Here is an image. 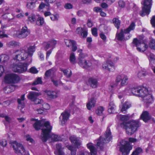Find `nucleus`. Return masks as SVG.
Wrapping results in <instances>:
<instances>
[{
  "instance_id": "f257e3e1",
  "label": "nucleus",
  "mask_w": 155,
  "mask_h": 155,
  "mask_svg": "<svg viewBox=\"0 0 155 155\" xmlns=\"http://www.w3.org/2000/svg\"><path fill=\"white\" fill-rule=\"evenodd\" d=\"M14 53L13 59L16 61H24V63L18 64H13L12 69L15 72L22 73L26 71L28 65L32 61V58L28 55L27 51L23 49H19L15 51Z\"/></svg>"
},
{
  "instance_id": "f03ea898",
  "label": "nucleus",
  "mask_w": 155,
  "mask_h": 155,
  "mask_svg": "<svg viewBox=\"0 0 155 155\" xmlns=\"http://www.w3.org/2000/svg\"><path fill=\"white\" fill-rule=\"evenodd\" d=\"M118 119L123 122L120 124L121 127L125 129L126 132L128 135H131L137 130L140 124L138 120H134L130 122L127 121L129 119L128 115H127L118 114L117 116Z\"/></svg>"
},
{
  "instance_id": "7ed1b4c3",
  "label": "nucleus",
  "mask_w": 155,
  "mask_h": 155,
  "mask_svg": "<svg viewBox=\"0 0 155 155\" xmlns=\"http://www.w3.org/2000/svg\"><path fill=\"white\" fill-rule=\"evenodd\" d=\"M33 127L36 130L41 129V140L43 142L46 141L48 137L49 133L51 132L52 128L50 122L48 121H46L45 119L36 120L33 124Z\"/></svg>"
},
{
  "instance_id": "20e7f679",
  "label": "nucleus",
  "mask_w": 155,
  "mask_h": 155,
  "mask_svg": "<svg viewBox=\"0 0 155 155\" xmlns=\"http://www.w3.org/2000/svg\"><path fill=\"white\" fill-rule=\"evenodd\" d=\"M104 137H100L98 140H97V145L98 146L100 147L101 149L103 148L104 144L108 143L112 139V136L110 127H107L104 134Z\"/></svg>"
},
{
  "instance_id": "39448f33",
  "label": "nucleus",
  "mask_w": 155,
  "mask_h": 155,
  "mask_svg": "<svg viewBox=\"0 0 155 155\" xmlns=\"http://www.w3.org/2000/svg\"><path fill=\"white\" fill-rule=\"evenodd\" d=\"M152 0H145L141 3L143 6L142 7V10L140 12L141 16L143 17L149 14L152 5Z\"/></svg>"
},
{
  "instance_id": "423d86ee",
  "label": "nucleus",
  "mask_w": 155,
  "mask_h": 155,
  "mask_svg": "<svg viewBox=\"0 0 155 155\" xmlns=\"http://www.w3.org/2000/svg\"><path fill=\"white\" fill-rule=\"evenodd\" d=\"M121 144L120 150L122 155H127L132 149V146L128 142L125 140H122Z\"/></svg>"
},
{
  "instance_id": "0eeeda50",
  "label": "nucleus",
  "mask_w": 155,
  "mask_h": 155,
  "mask_svg": "<svg viewBox=\"0 0 155 155\" xmlns=\"http://www.w3.org/2000/svg\"><path fill=\"white\" fill-rule=\"evenodd\" d=\"M133 43L137 47V51L140 52H143L148 47L147 45L142 40H139L136 38H134Z\"/></svg>"
},
{
  "instance_id": "6e6552de",
  "label": "nucleus",
  "mask_w": 155,
  "mask_h": 155,
  "mask_svg": "<svg viewBox=\"0 0 155 155\" xmlns=\"http://www.w3.org/2000/svg\"><path fill=\"white\" fill-rule=\"evenodd\" d=\"M5 79L7 83H16L20 81V78L18 75L15 74H11L6 75Z\"/></svg>"
},
{
  "instance_id": "1a4fd4ad",
  "label": "nucleus",
  "mask_w": 155,
  "mask_h": 155,
  "mask_svg": "<svg viewBox=\"0 0 155 155\" xmlns=\"http://www.w3.org/2000/svg\"><path fill=\"white\" fill-rule=\"evenodd\" d=\"M12 146L16 153H21L22 155H25V150L21 144L16 141H14L12 144Z\"/></svg>"
},
{
  "instance_id": "9d476101",
  "label": "nucleus",
  "mask_w": 155,
  "mask_h": 155,
  "mask_svg": "<svg viewBox=\"0 0 155 155\" xmlns=\"http://www.w3.org/2000/svg\"><path fill=\"white\" fill-rule=\"evenodd\" d=\"M115 81L117 82L120 81V85L123 86L127 84L128 83V77L125 74H121L117 76Z\"/></svg>"
},
{
  "instance_id": "9b49d317",
  "label": "nucleus",
  "mask_w": 155,
  "mask_h": 155,
  "mask_svg": "<svg viewBox=\"0 0 155 155\" xmlns=\"http://www.w3.org/2000/svg\"><path fill=\"white\" fill-rule=\"evenodd\" d=\"M102 68L105 70L109 71L115 69V67L113 62L110 60H108L104 62L102 65Z\"/></svg>"
},
{
  "instance_id": "f8f14e48",
  "label": "nucleus",
  "mask_w": 155,
  "mask_h": 155,
  "mask_svg": "<svg viewBox=\"0 0 155 155\" xmlns=\"http://www.w3.org/2000/svg\"><path fill=\"white\" fill-rule=\"evenodd\" d=\"M87 148L90 150L91 155H96L97 153V150L96 148L93 146L92 144L91 143L87 144ZM78 155H90L89 153L85 152L84 153L83 152H80Z\"/></svg>"
},
{
  "instance_id": "ddd939ff",
  "label": "nucleus",
  "mask_w": 155,
  "mask_h": 155,
  "mask_svg": "<svg viewBox=\"0 0 155 155\" xmlns=\"http://www.w3.org/2000/svg\"><path fill=\"white\" fill-rule=\"evenodd\" d=\"M140 87H134L130 89L129 87L127 88L125 90V92L126 93V94L130 95V94L128 93L129 91H131L134 95L138 97L140 93Z\"/></svg>"
},
{
  "instance_id": "4468645a",
  "label": "nucleus",
  "mask_w": 155,
  "mask_h": 155,
  "mask_svg": "<svg viewBox=\"0 0 155 155\" xmlns=\"http://www.w3.org/2000/svg\"><path fill=\"white\" fill-rule=\"evenodd\" d=\"M29 34V31L27 27L25 26L22 27L21 31L17 33V35L19 38H24Z\"/></svg>"
},
{
  "instance_id": "2eb2a0df",
  "label": "nucleus",
  "mask_w": 155,
  "mask_h": 155,
  "mask_svg": "<svg viewBox=\"0 0 155 155\" xmlns=\"http://www.w3.org/2000/svg\"><path fill=\"white\" fill-rule=\"evenodd\" d=\"M143 101L147 105L153 103V97L150 91L148 93V94L146 95L143 97Z\"/></svg>"
},
{
  "instance_id": "dca6fc26",
  "label": "nucleus",
  "mask_w": 155,
  "mask_h": 155,
  "mask_svg": "<svg viewBox=\"0 0 155 155\" xmlns=\"http://www.w3.org/2000/svg\"><path fill=\"white\" fill-rule=\"evenodd\" d=\"M70 115V113L67 110L63 112L59 117L62 125L64 124L69 119Z\"/></svg>"
},
{
  "instance_id": "f3484780",
  "label": "nucleus",
  "mask_w": 155,
  "mask_h": 155,
  "mask_svg": "<svg viewBox=\"0 0 155 155\" xmlns=\"http://www.w3.org/2000/svg\"><path fill=\"white\" fill-rule=\"evenodd\" d=\"M78 63L81 67L84 68H87L91 65V63L89 61H87L84 59H79Z\"/></svg>"
},
{
  "instance_id": "a211bd4d",
  "label": "nucleus",
  "mask_w": 155,
  "mask_h": 155,
  "mask_svg": "<svg viewBox=\"0 0 155 155\" xmlns=\"http://www.w3.org/2000/svg\"><path fill=\"white\" fill-rule=\"evenodd\" d=\"M50 132L49 133L48 137L47 140L48 139L51 140V142H56L61 141V138L60 136L54 134H50Z\"/></svg>"
},
{
  "instance_id": "6ab92c4d",
  "label": "nucleus",
  "mask_w": 155,
  "mask_h": 155,
  "mask_svg": "<svg viewBox=\"0 0 155 155\" xmlns=\"http://www.w3.org/2000/svg\"><path fill=\"white\" fill-rule=\"evenodd\" d=\"M87 84L93 88H95L98 85L97 80L96 79L90 78L88 80Z\"/></svg>"
},
{
  "instance_id": "aec40b11",
  "label": "nucleus",
  "mask_w": 155,
  "mask_h": 155,
  "mask_svg": "<svg viewBox=\"0 0 155 155\" xmlns=\"http://www.w3.org/2000/svg\"><path fill=\"white\" fill-rule=\"evenodd\" d=\"M41 93L35 91H31L28 94L27 96L28 99L31 101H33L38 96L41 95Z\"/></svg>"
},
{
  "instance_id": "412c9836",
  "label": "nucleus",
  "mask_w": 155,
  "mask_h": 155,
  "mask_svg": "<svg viewBox=\"0 0 155 155\" xmlns=\"http://www.w3.org/2000/svg\"><path fill=\"white\" fill-rule=\"evenodd\" d=\"M140 93L138 95V97L143 98L144 96L148 94L149 91L147 88L143 86H140Z\"/></svg>"
},
{
  "instance_id": "4be33fe9",
  "label": "nucleus",
  "mask_w": 155,
  "mask_h": 155,
  "mask_svg": "<svg viewBox=\"0 0 155 155\" xmlns=\"http://www.w3.org/2000/svg\"><path fill=\"white\" fill-rule=\"evenodd\" d=\"M140 118L144 122H146L150 119L151 117L149 112L147 111H145L143 112L141 115Z\"/></svg>"
},
{
  "instance_id": "5701e85b",
  "label": "nucleus",
  "mask_w": 155,
  "mask_h": 155,
  "mask_svg": "<svg viewBox=\"0 0 155 155\" xmlns=\"http://www.w3.org/2000/svg\"><path fill=\"white\" fill-rule=\"evenodd\" d=\"M130 107V104L128 102H126L122 105L120 106V108L121 109V111L124 114L126 113L127 110Z\"/></svg>"
},
{
  "instance_id": "b1692460",
  "label": "nucleus",
  "mask_w": 155,
  "mask_h": 155,
  "mask_svg": "<svg viewBox=\"0 0 155 155\" xmlns=\"http://www.w3.org/2000/svg\"><path fill=\"white\" fill-rule=\"evenodd\" d=\"M131 36L128 37V38H125L124 37V34H123V30L121 29L120 32L117 34L116 37L118 40L120 41H124L129 39Z\"/></svg>"
},
{
  "instance_id": "393cba45",
  "label": "nucleus",
  "mask_w": 155,
  "mask_h": 155,
  "mask_svg": "<svg viewBox=\"0 0 155 155\" xmlns=\"http://www.w3.org/2000/svg\"><path fill=\"white\" fill-rule=\"evenodd\" d=\"M96 101L94 98H91L89 101L88 103L87 104V107L89 110H91L92 107H94Z\"/></svg>"
},
{
  "instance_id": "a878e982",
  "label": "nucleus",
  "mask_w": 155,
  "mask_h": 155,
  "mask_svg": "<svg viewBox=\"0 0 155 155\" xmlns=\"http://www.w3.org/2000/svg\"><path fill=\"white\" fill-rule=\"evenodd\" d=\"M71 142L74 143L75 145L78 147L81 144V142L75 136H72L69 138Z\"/></svg>"
},
{
  "instance_id": "bb28decb",
  "label": "nucleus",
  "mask_w": 155,
  "mask_h": 155,
  "mask_svg": "<svg viewBox=\"0 0 155 155\" xmlns=\"http://www.w3.org/2000/svg\"><path fill=\"white\" fill-rule=\"evenodd\" d=\"M45 93L48 97L51 98H55L58 96L57 93L54 91L50 90L47 91H45Z\"/></svg>"
},
{
  "instance_id": "cd10ccee",
  "label": "nucleus",
  "mask_w": 155,
  "mask_h": 155,
  "mask_svg": "<svg viewBox=\"0 0 155 155\" xmlns=\"http://www.w3.org/2000/svg\"><path fill=\"white\" fill-rule=\"evenodd\" d=\"M25 99V94L21 96V98H18V107H20L21 108H23L24 107L25 104L24 102V101Z\"/></svg>"
},
{
  "instance_id": "c85d7f7f",
  "label": "nucleus",
  "mask_w": 155,
  "mask_h": 155,
  "mask_svg": "<svg viewBox=\"0 0 155 155\" xmlns=\"http://www.w3.org/2000/svg\"><path fill=\"white\" fill-rule=\"evenodd\" d=\"M35 45L33 46H29L27 49L28 55L29 57H30L31 58V57L33 55V53L35 51Z\"/></svg>"
},
{
  "instance_id": "c756f323",
  "label": "nucleus",
  "mask_w": 155,
  "mask_h": 155,
  "mask_svg": "<svg viewBox=\"0 0 155 155\" xmlns=\"http://www.w3.org/2000/svg\"><path fill=\"white\" fill-rule=\"evenodd\" d=\"M37 1V0H35V1H31L28 2L26 5L28 8L30 9H33L35 7L36 2Z\"/></svg>"
},
{
  "instance_id": "7c9ffc66",
  "label": "nucleus",
  "mask_w": 155,
  "mask_h": 155,
  "mask_svg": "<svg viewBox=\"0 0 155 155\" xmlns=\"http://www.w3.org/2000/svg\"><path fill=\"white\" fill-rule=\"evenodd\" d=\"M19 45V43L14 41H10L7 44V46L10 48H13Z\"/></svg>"
},
{
  "instance_id": "2f4dec72",
  "label": "nucleus",
  "mask_w": 155,
  "mask_h": 155,
  "mask_svg": "<svg viewBox=\"0 0 155 155\" xmlns=\"http://www.w3.org/2000/svg\"><path fill=\"white\" fill-rule=\"evenodd\" d=\"M61 71L63 72L64 75L66 76L67 78H70L72 75V72L69 69H61Z\"/></svg>"
},
{
  "instance_id": "473e14b6",
  "label": "nucleus",
  "mask_w": 155,
  "mask_h": 155,
  "mask_svg": "<svg viewBox=\"0 0 155 155\" xmlns=\"http://www.w3.org/2000/svg\"><path fill=\"white\" fill-rule=\"evenodd\" d=\"M56 147L58 153V155H64V153L62 151L63 148L62 147L61 144L60 143H57Z\"/></svg>"
},
{
  "instance_id": "72a5a7b5",
  "label": "nucleus",
  "mask_w": 155,
  "mask_h": 155,
  "mask_svg": "<svg viewBox=\"0 0 155 155\" xmlns=\"http://www.w3.org/2000/svg\"><path fill=\"white\" fill-rule=\"evenodd\" d=\"M116 106L114 104L113 102L112 101L109 103L108 106V111L109 113H111L115 109Z\"/></svg>"
},
{
  "instance_id": "f704fd0d",
  "label": "nucleus",
  "mask_w": 155,
  "mask_h": 155,
  "mask_svg": "<svg viewBox=\"0 0 155 155\" xmlns=\"http://www.w3.org/2000/svg\"><path fill=\"white\" fill-rule=\"evenodd\" d=\"M9 59L8 55L4 54L0 56V61L2 63H5L7 62Z\"/></svg>"
},
{
  "instance_id": "c9c22d12",
  "label": "nucleus",
  "mask_w": 155,
  "mask_h": 155,
  "mask_svg": "<svg viewBox=\"0 0 155 155\" xmlns=\"http://www.w3.org/2000/svg\"><path fill=\"white\" fill-rule=\"evenodd\" d=\"M15 88V86L14 85H11L5 88V92L8 93L13 91Z\"/></svg>"
},
{
  "instance_id": "e433bc0d",
  "label": "nucleus",
  "mask_w": 155,
  "mask_h": 155,
  "mask_svg": "<svg viewBox=\"0 0 155 155\" xmlns=\"http://www.w3.org/2000/svg\"><path fill=\"white\" fill-rule=\"evenodd\" d=\"M113 23L115 27L119 29L120 24V21L118 18H115L113 19Z\"/></svg>"
},
{
  "instance_id": "4c0bfd02",
  "label": "nucleus",
  "mask_w": 155,
  "mask_h": 155,
  "mask_svg": "<svg viewBox=\"0 0 155 155\" xmlns=\"http://www.w3.org/2000/svg\"><path fill=\"white\" fill-rule=\"evenodd\" d=\"M147 72L145 71L141 70L137 74V76L139 78H142L145 77L147 74Z\"/></svg>"
},
{
  "instance_id": "58836bf2",
  "label": "nucleus",
  "mask_w": 155,
  "mask_h": 155,
  "mask_svg": "<svg viewBox=\"0 0 155 155\" xmlns=\"http://www.w3.org/2000/svg\"><path fill=\"white\" fill-rule=\"evenodd\" d=\"M76 58L75 54L74 53H71L70 55V61L72 64H74L76 62L75 61Z\"/></svg>"
},
{
  "instance_id": "ea45409f",
  "label": "nucleus",
  "mask_w": 155,
  "mask_h": 155,
  "mask_svg": "<svg viewBox=\"0 0 155 155\" xmlns=\"http://www.w3.org/2000/svg\"><path fill=\"white\" fill-rule=\"evenodd\" d=\"M44 23V19L43 18L40 17H38L36 24L38 25H42Z\"/></svg>"
},
{
  "instance_id": "a19ab883",
  "label": "nucleus",
  "mask_w": 155,
  "mask_h": 155,
  "mask_svg": "<svg viewBox=\"0 0 155 155\" xmlns=\"http://www.w3.org/2000/svg\"><path fill=\"white\" fill-rule=\"evenodd\" d=\"M104 110L103 107L101 106L99 107L97 110V114L99 115H102Z\"/></svg>"
},
{
  "instance_id": "79ce46f5",
  "label": "nucleus",
  "mask_w": 155,
  "mask_h": 155,
  "mask_svg": "<svg viewBox=\"0 0 155 155\" xmlns=\"http://www.w3.org/2000/svg\"><path fill=\"white\" fill-rule=\"evenodd\" d=\"M42 82L41 78H38L32 83V85H35L38 84H41Z\"/></svg>"
},
{
  "instance_id": "37998d69",
  "label": "nucleus",
  "mask_w": 155,
  "mask_h": 155,
  "mask_svg": "<svg viewBox=\"0 0 155 155\" xmlns=\"http://www.w3.org/2000/svg\"><path fill=\"white\" fill-rule=\"evenodd\" d=\"M148 59L150 61H152L155 60V56L151 53H149V54L147 55Z\"/></svg>"
},
{
  "instance_id": "c03bdc74",
  "label": "nucleus",
  "mask_w": 155,
  "mask_h": 155,
  "mask_svg": "<svg viewBox=\"0 0 155 155\" xmlns=\"http://www.w3.org/2000/svg\"><path fill=\"white\" fill-rule=\"evenodd\" d=\"M149 47L152 49H155V40L152 39L150 40L149 44Z\"/></svg>"
},
{
  "instance_id": "a18cd8bd",
  "label": "nucleus",
  "mask_w": 155,
  "mask_h": 155,
  "mask_svg": "<svg viewBox=\"0 0 155 155\" xmlns=\"http://www.w3.org/2000/svg\"><path fill=\"white\" fill-rule=\"evenodd\" d=\"M71 45L72 46V51H75L77 49V47L76 45V43L74 41H72Z\"/></svg>"
},
{
  "instance_id": "49530a36",
  "label": "nucleus",
  "mask_w": 155,
  "mask_h": 155,
  "mask_svg": "<svg viewBox=\"0 0 155 155\" xmlns=\"http://www.w3.org/2000/svg\"><path fill=\"white\" fill-rule=\"evenodd\" d=\"M28 19L31 22H33L36 20L35 16L34 14H31L28 17Z\"/></svg>"
},
{
  "instance_id": "de8ad7c7",
  "label": "nucleus",
  "mask_w": 155,
  "mask_h": 155,
  "mask_svg": "<svg viewBox=\"0 0 155 155\" xmlns=\"http://www.w3.org/2000/svg\"><path fill=\"white\" fill-rule=\"evenodd\" d=\"M33 101H34L35 104H42L43 103V101L42 100L36 98Z\"/></svg>"
},
{
  "instance_id": "09e8293b",
  "label": "nucleus",
  "mask_w": 155,
  "mask_h": 155,
  "mask_svg": "<svg viewBox=\"0 0 155 155\" xmlns=\"http://www.w3.org/2000/svg\"><path fill=\"white\" fill-rule=\"evenodd\" d=\"M49 4H45L43 2H41L38 7V9L39 10L42 9L45 7V6L49 7Z\"/></svg>"
},
{
  "instance_id": "8fccbe9b",
  "label": "nucleus",
  "mask_w": 155,
  "mask_h": 155,
  "mask_svg": "<svg viewBox=\"0 0 155 155\" xmlns=\"http://www.w3.org/2000/svg\"><path fill=\"white\" fill-rule=\"evenodd\" d=\"M49 42L50 44L51 47H52V49H53L57 43L56 41L55 40H52Z\"/></svg>"
},
{
  "instance_id": "3c124183",
  "label": "nucleus",
  "mask_w": 155,
  "mask_h": 155,
  "mask_svg": "<svg viewBox=\"0 0 155 155\" xmlns=\"http://www.w3.org/2000/svg\"><path fill=\"white\" fill-rule=\"evenodd\" d=\"M92 34L94 36L96 37L97 36V28H94L91 30Z\"/></svg>"
},
{
  "instance_id": "603ef678",
  "label": "nucleus",
  "mask_w": 155,
  "mask_h": 155,
  "mask_svg": "<svg viewBox=\"0 0 155 155\" xmlns=\"http://www.w3.org/2000/svg\"><path fill=\"white\" fill-rule=\"evenodd\" d=\"M135 26V23L134 22H132L128 28L130 31H131L133 30L134 29Z\"/></svg>"
},
{
  "instance_id": "864d4df0",
  "label": "nucleus",
  "mask_w": 155,
  "mask_h": 155,
  "mask_svg": "<svg viewBox=\"0 0 155 155\" xmlns=\"http://www.w3.org/2000/svg\"><path fill=\"white\" fill-rule=\"evenodd\" d=\"M58 15H52L50 17V18L52 21H54L58 20Z\"/></svg>"
},
{
  "instance_id": "5fc2aeb1",
  "label": "nucleus",
  "mask_w": 155,
  "mask_h": 155,
  "mask_svg": "<svg viewBox=\"0 0 155 155\" xmlns=\"http://www.w3.org/2000/svg\"><path fill=\"white\" fill-rule=\"evenodd\" d=\"M78 52L80 53L79 54V56L78 58V60H79V59H84V54L82 53V50H79L78 51Z\"/></svg>"
},
{
  "instance_id": "6e6d98bb",
  "label": "nucleus",
  "mask_w": 155,
  "mask_h": 155,
  "mask_svg": "<svg viewBox=\"0 0 155 155\" xmlns=\"http://www.w3.org/2000/svg\"><path fill=\"white\" fill-rule=\"evenodd\" d=\"M26 140L27 141H29L31 143H33L34 142L33 140L31 138L30 136L29 135H26Z\"/></svg>"
},
{
  "instance_id": "4d7b16f0",
  "label": "nucleus",
  "mask_w": 155,
  "mask_h": 155,
  "mask_svg": "<svg viewBox=\"0 0 155 155\" xmlns=\"http://www.w3.org/2000/svg\"><path fill=\"white\" fill-rule=\"evenodd\" d=\"M72 41H74L73 40H65V42L66 45L68 47H69L71 45V42Z\"/></svg>"
},
{
  "instance_id": "13d9d810",
  "label": "nucleus",
  "mask_w": 155,
  "mask_h": 155,
  "mask_svg": "<svg viewBox=\"0 0 155 155\" xmlns=\"http://www.w3.org/2000/svg\"><path fill=\"white\" fill-rule=\"evenodd\" d=\"M87 35V31L86 30H83L80 35L83 38H86Z\"/></svg>"
},
{
  "instance_id": "bf43d9fd",
  "label": "nucleus",
  "mask_w": 155,
  "mask_h": 155,
  "mask_svg": "<svg viewBox=\"0 0 155 155\" xmlns=\"http://www.w3.org/2000/svg\"><path fill=\"white\" fill-rule=\"evenodd\" d=\"M30 70L31 72L34 74H36L38 72V71L37 69L34 67L31 68L30 69Z\"/></svg>"
},
{
  "instance_id": "052dcab7",
  "label": "nucleus",
  "mask_w": 155,
  "mask_h": 155,
  "mask_svg": "<svg viewBox=\"0 0 155 155\" xmlns=\"http://www.w3.org/2000/svg\"><path fill=\"white\" fill-rule=\"evenodd\" d=\"M5 121L9 124L11 123L12 122V118L7 115L5 117Z\"/></svg>"
},
{
  "instance_id": "680f3d73",
  "label": "nucleus",
  "mask_w": 155,
  "mask_h": 155,
  "mask_svg": "<svg viewBox=\"0 0 155 155\" xmlns=\"http://www.w3.org/2000/svg\"><path fill=\"white\" fill-rule=\"evenodd\" d=\"M42 104V107L45 109H48L50 108V106L48 104L43 103Z\"/></svg>"
},
{
  "instance_id": "e2e57ef3",
  "label": "nucleus",
  "mask_w": 155,
  "mask_h": 155,
  "mask_svg": "<svg viewBox=\"0 0 155 155\" xmlns=\"http://www.w3.org/2000/svg\"><path fill=\"white\" fill-rule=\"evenodd\" d=\"M64 8L66 9H70L72 8L73 6L71 4L67 3L65 4Z\"/></svg>"
},
{
  "instance_id": "0e129e2a",
  "label": "nucleus",
  "mask_w": 155,
  "mask_h": 155,
  "mask_svg": "<svg viewBox=\"0 0 155 155\" xmlns=\"http://www.w3.org/2000/svg\"><path fill=\"white\" fill-rule=\"evenodd\" d=\"M0 144L2 147H5L7 144V141L5 140H1L0 142Z\"/></svg>"
},
{
  "instance_id": "69168bd1",
  "label": "nucleus",
  "mask_w": 155,
  "mask_h": 155,
  "mask_svg": "<svg viewBox=\"0 0 155 155\" xmlns=\"http://www.w3.org/2000/svg\"><path fill=\"white\" fill-rule=\"evenodd\" d=\"M151 23L154 27H155V16H153L150 20Z\"/></svg>"
},
{
  "instance_id": "338daca9",
  "label": "nucleus",
  "mask_w": 155,
  "mask_h": 155,
  "mask_svg": "<svg viewBox=\"0 0 155 155\" xmlns=\"http://www.w3.org/2000/svg\"><path fill=\"white\" fill-rule=\"evenodd\" d=\"M83 30V29L81 27H78V28L76 30V32L78 34H79V35H80L81 34V32Z\"/></svg>"
},
{
  "instance_id": "774afa93",
  "label": "nucleus",
  "mask_w": 155,
  "mask_h": 155,
  "mask_svg": "<svg viewBox=\"0 0 155 155\" xmlns=\"http://www.w3.org/2000/svg\"><path fill=\"white\" fill-rule=\"evenodd\" d=\"M100 36L101 38L104 41H105L106 40V37L104 34L103 33H101L100 34Z\"/></svg>"
}]
</instances>
